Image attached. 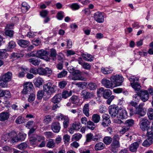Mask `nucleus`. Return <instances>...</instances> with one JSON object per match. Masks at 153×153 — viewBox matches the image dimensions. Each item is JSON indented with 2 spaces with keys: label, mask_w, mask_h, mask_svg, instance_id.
Listing matches in <instances>:
<instances>
[{
  "label": "nucleus",
  "mask_w": 153,
  "mask_h": 153,
  "mask_svg": "<svg viewBox=\"0 0 153 153\" xmlns=\"http://www.w3.org/2000/svg\"><path fill=\"white\" fill-rule=\"evenodd\" d=\"M12 74L11 72H7L0 77V86L2 88L7 87V82L11 80Z\"/></svg>",
  "instance_id": "nucleus-1"
},
{
  "label": "nucleus",
  "mask_w": 153,
  "mask_h": 153,
  "mask_svg": "<svg viewBox=\"0 0 153 153\" xmlns=\"http://www.w3.org/2000/svg\"><path fill=\"white\" fill-rule=\"evenodd\" d=\"M57 86L53 85L51 82H49L44 85V91L49 95H51L55 93L56 91Z\"/></svg>",
  "instance_id": "nucleus-2"
},
{
  "label": "nucleus",
  "mask_w": 153,
  "mask_h": 153,
  "mask_svg": "<svg viewBox=\"0 0 153 153\" xmlns=\"http://www.w3.org/2000/svg\"><path fill=\"white\" fill-rule=\"evenodd\" d=\"M8 136L10 138H12L10 142L11 143H16L19 141V138L18 137L16 136V134L14 131H12L9 133L7 135H3L1 138V140L3 143L5 142H8L9 141V138L6 139L5 137Z\"/></svg>",
  "instance_id": "nucleus-3"
},
{
  "label": "nucleus",
  "mask_w": 153,
  "mask_h": 153,
  "mask_svg": "<svg viewBox=\"0 0 153 153\" xmlns=\"http://www.w3.org/2000/svg\"><path fill=\"white\" fill-rule=\"evenodd\" d=\"M24 88L22 93L24 94L34 92V88L32 83L31 82H26L23 84Z\"/></svg>",
  "instance_id": "nucleus-4"
},
{
  "label": "nucleus",
  "mask_w": 153,
  "mask_h": 153,
  "mask_svg": "<svg viewBox=\"0 0 153 153\" xmlns=\"http://www.w3.org/2000/svg\"><path fill=\"white\" fill-rule=\"evenodd\" d=\"M120 137L118 135H114L113 138L112 142L111 144V150L114 152H117V150L116 149L120 147L119 142Z\"/></svg>",
  "instance_id": "nucleus-5"
},
{
  "label": "nucleus",
  "mask_w": 153,
  "mask_h": 153,
  "mask_svg": "<svg viewBox=\"0 0 153 153\" xmlns=\"http://www.w3.org/2000/svg\"><path fill=\"white\" fill-rule=\"evenodd\" d=\"M111 81L113 82L114 87L121 85L123 82L124 78L119 75L112 76L110 78Z\"/></svg>",
  "instance_id": "nucleus-6"
},
{
  "label": "nucleus",
  "mask_w": 153,
  "mask_h": 153,
  "mask_svg": "<svg viewBox=\"0 0 153 153\" xmlns=\"http://www.w3.org/2000/svg\"><path fill=\"white\" fill-rule=\"evenodd\" d=\"M150 123L146 118L144 117L140 119L139 126L140 129L143 131H146L149 127Z\"/></svg>",
  "instance_id": "nucleus-7"
},
{
  "label": "nucleus",
  "mask_w": 153,
  "mask_h": 153,
  "mask_svg": "<svg viewBox=\"0 0 153 153\" xmlns=\"http://www.w3.org/2000/svg\"><path fill=\"white\" fill-rule=\"evenodd\" d=\"M49 53L48 52L44 50H39L36 52V56L47 61H50L51 59L47 56Z\"/></svg>",
  "instance_id": "nucleus-8"
},
{
  "label": "nucleus",
  "mask_w": 153,
  "mask_h": 153,
  "mask_svg": "<svg viewBox=\"0 0 153 153\" xmlns=\"http://www.w3.org/2000/svg\"><path fill=\"white\" fill-rule=\"evenodd\" d=\"M44 139L45 137L43 136H36L31 137L29 139V142L31 145L35 146L37 145L41 140H44Z\"/></svg>",
  "instance_id": "nucleus-9"
},
{
  "label": "nucleus",
  "mask_w": 153,
  "mask_h": 153,
  "mask_svg": "<svg viewBox=\"0 0 153 153\" xmlns=\"http://www.w3.org/2000/svg\"><path fill=\"white\" fill-rule=\"evenodd\" d=\"M73 76L70 77V79L74 80H85V78L82 76V73L79 70H75L72 74Z\"/></svg>",
  "instance_id": "nucleus-10"
},
{
  "label": "nucleus",
  "mask_w": 153,
  "mask_h": 153,
  "mask_svg": "<svg viewBox=\"0 0 153 153\" xmlns=\"http://www.w3.org/2000/svg\"><path fill=\"white\" fill-rule=\"evenodd\" d=\"M119 111L118 108L116 105H112L109 107V114L112 118H117Z\"/></svg>",
  "instance_id": "nucleus-11"
},
{
  "label": "nucleus",
  "mask_w": 153,
  "mask_h": 153,
  "mask_svg": "<svg viewBox=\"0 0 153 153\" xmlns=\"http://www.w3.org/2000/svg\"><path fill=\"white\" fill-rule=\"evenodd\" d=\"M80 94L84 100H88L94 98L95 96L94 93L90 92L86 90H83Z\"/></svg>",
  "instance_id": "nucleus-12"
},
{
  "label": "nucleus",
  "mask_w": 153,
  "mask_h": 153,
  "mask_svg": "<svg viewBox=\"0 0 153 153\" xmlns=\"http://www.w3.org/2000/svg\"><path fill=\"white\" fill-rule=\"evenodd\" d=\"M94 20L98 23H102L104 21V17L102 13L98 11L94 14Z\"/></svg>",
  "instance_id": "nucleus-13"
},
{
  "label": "nucleus",
  "mask_w": 153,
  "mask_h": 153,
  "mask_svg": "<svg viewBox=\"0 0 153 153\" xmlns=\"http://www.w3.org/2000/svg\"><path fill=\"white\" fill-rule=\"evenodd\" d=\"M52 73L51 69L48 67L45 68L40 67L38 69V73L40 75H46L48 74H51Z\"/></svg>",
  "instance_id": "nucleus-14"
},
{
  "label": "nucleus",
  "mask_w": 153,
  "mask_h": 153,
  "mask_svg": "<svg viewBox=\"0 0 153 153\" xmlns=\"http://www.w3.org/2000/svg\"><path fill=\"white\" fill-rule=\"evenodd\" d=\"M101 82L104 86L107 88H114L115 86L113 85L111 81L106 78L103 79L101 80Z\"/></svg>",
  "instance_id": "nucleus-15"
},
{
  "label": "nucleus",
  "mask_w": 153,
  "mask_h": 153,
  "mask_svg": "<svg viewBox=\"0 0 153 153\" xmlns=\"http://www.w3.org/2000/svg\"><path fill=\"white\" fill-rule=\"evenodd\" d=\"M51 127L52 131L56 133L59 132L61 129L60 125L58 122H53Z\"/></svg>",
  "instance_id": "nucleus-16"
},
{
  "label": "nucleus",
  "mask_w": 153,
  "mask_h": 153,
  "mask_svg": "<svg viewBox=\"0 0 153 153\" xmlns=\"http://www.w3.org/2000/svg\"><path fill=\"white\" fill-rule=\"evenodd\" d=\"M127 116L126 111L125 109L122 108L119 109L117 118L123 119L127 118Z\"/></svg>",
  "instance_id": "nucleus-17"
},
{
  "label": "nucleus",
  "mask_w": 153,
  "mask_h": 153,
  "mask_svg": "<svg viewBox=\"0 0 153 153\" xmlns=\"http://www.w3.org/2000/svg\"><path fill=\"white\" fill-rule=\"evenodd\" d=\"M141 143L140 141L134 142L129 146V150L131 152H136L139 147V145Z\"/></svg>",
  "instance_id": "nucleus-18"
},
{
  "label": "nucleus",
  "mask_w": 153,
  "mask_h": 153,
  "mask_svg": "<svg viewBox=\"0 0 153 153\" xmlns=\"http://www.w3.org/2000/svg\"><path fill=\"white\" fill-rule=\"evenodd\" d=\"M149 95L147 91H142L140 94V98L143 102L146 101L149 99Z\"/></svg>",
  "instance_id": "nucleus-19"
},
{
  "label": "nucleus",
  "mask_w": 153,
  "mask_h": 153,
  "mask_svg": "<svg viewBox=\"0 0 153 153\" xmlns=\"http://www.w3.org/2000/svg\"><path fill=\"white\" fill-rule=\"evenodd\" d=\"M28 61L31 64L35 66L38 65L40 62V59L37 57L29 59H28Z\"/></svg>",
  "instance_id": "nucleus-20"
},
{
  "label": "nucleus",
  "mask_w": 153,
  "mask_h": 153,
  "mask_svg": "<svg viewBox=\"0 0 153 153\" xmlns=\"http://www.w3.org/2000/svg\"><path fill=\"white\" fill-rule=\"evenodd\" d=\"M61 96V95L60 94L55 95L51 99V102L53 104H59L62 100Z\"/></svg>",
  "instance_id": "nucleus-21"
},
{
  "label": "nucleus",
  "mask_w": 153,
  "mask_h": 153,
  "mask_svg": "<svg viewBox=\"0 0 153 153\" xmlns=\"http://www.w3.org/2000/svg\"><path fill=\"white\" fill-rule=\"evenodd\" d=\"M18 44L21 47L26 48L30 44V42L26 40L20 39L17 42Z\"/></svg>",
  "instance_id": "nucleus-22"
},
{
  "label": "nucleus",
  "mask_w": 153,
  "mask_h": 153,
  "mask_svg": "<svg viewBox=\"0 0 153 153\" xmlns=\"http://www.w3.org/2000/svg\"><path fill=\"white\" fill-rule=\"evenodd\" d=\"M89 104L88 103L85 104L82 108V111L83 114L87 117L90 116Z\"/></svg>",
  "instance_id": "nucleus-23"
},
{
  "label": "nucleus",
  "mask_w": 153,
  "mask_h": 153,
  "mask_svg": "<svg viewBox=\"0 0 153 153\" xmlns=\"http://www.w3.org/2000/svg\"><path fill=\"white\" fill-rule=\"evenodd\" d=\"M132 87L135 91H138L141 88V86L140 84L139 83L138 81H136L135 82H131L130 83Z\"/></svg>",
  "instance_id": "nucleus-24"
},
{
  "label": "nucleus",
  "mask_w": 153,
  "mask_h": 153,
  "mask_svg": "<svg viewBox=\"0 0 153 153\" xmlns=\"http://www.w3.org/2000/svg\"><path fill=\"white\" fill-rule=\"evenodd\" d=\"M9 117V114L7 112H3L0 113V120L1 121H4L7 120Z\"/></svg>",
  "instance_id": "nucleus-25"
},
{
  "label": "nucleus",
  "mask_w": 153,
  "mask_h": 153,
  "mask_svg": "<svg viewBox=\"0 0 153 153\" xmlns=\"http://www.w3.org/2000/svg\"><path fill=\"white\" fill-rule=\"evenodd\" d=\"M153 142V138L148 137L143 142L142 145L144 147H148Z\"/></svg>",
  "instance_id": "nucleus-26"
},
{
  "label": "nucleus",
  "mask_w": 153,
  "mask_h": 153,
  "mask_svg": "<svg viewBox=\"0 0 153 153\" xmlns=\"http://www.w3.org/2000/svg\"><path fill=\"white\" fill-rule=\"evenodd\" d=\"M78 63L82 65L83 68L87 70H89L91 68L90 64L86 62H82L80 61H78Z\"/></svg>",
  "instance_id": "nucleus-27"
},
{
  "label": "nucleus",
  "mask_w": 153,
  "mask_h": 153,
  "mask_svg": "<svg viewBox=\"0 0 153 153\" xmlns=\"http://www.w3.org/2000/svg\"><path fill=\"white\" fill-rule=\"evenodd\" d=\"M146 110H144L143 108H138L136 109V114H137L139 117L140 116H143L146 114Z\"/></svg>",
  "instance_id": "nucleus-28"
},
{
  "label": "nucleus",
  "mask_w": 153,
  "mask_h": 153,
  "mask_svg": "<svg viewBox=\"0 0 153 153\" xmlns=\"http://www.w3.org/2000/svg\"><path fill=\"white\" fill-rule=\"evenodd\" d=\"M105 146V144L102 142H99L97 143L94 147V149L96 151L104 149Z\"/></svg>",
  "instance_id": "nucleus-29"
},
{
  "label": "nucleus",
  "mask_w": 153,
  "mask_h": 153,
  "mask_svg": "<svg viewBox=\"0 0 153 153\" xmlns=\"http://www.w3.org/2000/svg\"><path fill=\"white\" fill-rule=\"evenodd\" d=\"M43 82V79L40 77H38L35 79L34 81V85L37 87H39L41 85Z\"/></svg>",
  "instance_id": "nucleus-30"
},
{
  "label": "nucleus",
  "mask_w": 153,
  "mask_h": 153,
  "mask_svg": "<svg viewBox=\"0 0 153 153\" xmlns=\"http://www.w3.org/2000/svg\"><path fill=\"white\" fill-rule=\"evenodd\" d=\"M101 72L104 74H108L111 73L112 72L113 70L108 68H105L102 67L101 69Z\"/></svg>",
  "instance_id": "nucleus-31"
},
{
  "label": "nucleus",
  "mask_w": 153,
  "mask_h": 153,
  "mask_svg": "<svg viewBox=\"0 0 153 153\" xmlns=\"http://www.w3.org/2000/svg\"><path fill=\"white\" fill-rule=\"evenodd\" d=\"M70 101L73 104L77 105L79 102V99L76 96L73 95L70 99Z\"/></svg>",
  "instance_id": "nucleus-32"
},
{
  "label": "nucleus",
  "mask_w": 153,
  "mask_h": 153,
  "mask_svg": "<svg viewBox=\"0 0 153 153\" xmlns=\"http://www.w3.org/2000/svg\"><path fill=\"white\" fill-rule=\"evenodd\" d=\"M57 53L56 50L53 48H52L50 50V56L53 61L56 60V55Z\"/></svg>",
  "instance_id": "nucleus-33"
},
{
  "label": "nucleus",
  "mask_w": 153,
  "mask_h": 153,
  "mask_svg": "<svg viewBox=\"0 0 153 153\" xmlns=\"http://www.w3.org/2000/svg\"><path fill=\"white\" fill-rule=\"evenodd\" d=\"M147 133L146 135L147 137L149 138H153V129L150 126L147 128L146 130Z\"/></svg>",
  "instance_id": "nucleus-34"
},
{
  "label": "nucleus",
  "mask_w": 153,
  "mask_h": 153,
  "mask_svg": "<svg viewBox=\"0 0 153 153\" xmlns=\"http://www.w3.org/2000/svg\"><path fill=\"white\" fill-rule=\"evenodd\" d=\"M72 91H65L62 94V98L66 99L72 95Z\"/></svg>",
  "instance_id": "nucleus-35"
},
{
  "label": "nucleus",
  "mask_w": 153,
  "mask_h": 153,
  "mask_svg": "<svg viewBox=\"0 0 153 153\" xmlns=\"http://www.w3.org/2000/svg\"><path fill=\"white\" fill-rule=\"evenodd\" d=\"M87 88L90 90L93 91L96 89L97 86L95 83L90 82L88 85Z\"/></svg>",
  "instance_id": "nucleus-36"
},
{
  "label": "nucleus",
  "mask_w": 153,
  "mask_h": 153,
  "mask_svg": "<svg viewBox=\"0 0 153 153\" xmlns=\"http://www.w3.org/2000/svg\"><path fill=\"white\" fill-rule=\"evenodd\" d=\"M100 117V115L97 114H94L92 116V120L94 123H97L99 122Z\"/></svg>",
  "instance_id": "nucleus-37"
},
{
  "label": "nucleus",
  "mask_w": 153,
  "mask_h": 153,
  "mask_svg": "<svg viewBox=\"0 0 153 153\" xmlns=\"http://www.w3.org/2000/svg\"><path fill=\"white\" fill-rule=\"evenodd\" d=\"M63 126L64 128H66L68 127L69 124V119L68 116H66L63 120Z\"/></svg>",
  "instance_id": "nucleus-38"
},
{
  "label": "nucleus",
  "mask_w": 153,
  "mask_h": 153,
  "mask_svg": "<svg viewBox=\"0 0 153 153\" xmlns=\"http://www.w3.org/2000/svg\"><path fill=\"white\" fill-rule=\"evenodd\" d=\"M82 57L84 60L90 62L92 61L93 59L91 55L88 54H84L82 56Z\"/></svg>",
  "instance_id": "nucleus-39"
},
{
  "label": "nucleus",
  "mask_w": 153,
  "mask_h": 153,
  "mask_svg": "<svg viewBox=\"0 0 153 153\" xmlns=\"http://www.w3.org/2000/svg\"><path fill=\"white\" fill-rule=\"evenodd\" d=\"M112 92L109 89H105V92L103 95V97L105 99H108L111 94Z\"/></svg>",
  "instance_id": "nucleus-40"
},
{
  "label": "nucleus",
  "mask_w": 153,
  "mask_h": 153,
  "mask_svg": "<svg viewBox=\"0 0 153 153\" xmlns=\"http://www.w3.org/2000/svg\"><path fill=\"white\" fill-rule=\"evenodd\" d=\"M112 140V139L109 136H106L103 139V141L104 143L106 145H109Z\"/></svg>",
  "instance_id": "nucleus-41"
},
{
  "label": "nucleus",
  "mask_w": 153,
  "mask_h": 153,
  "mask_svg": "<svg viewBox=\"0 0 153 153\" xmlns=\"http://www.w3.org/2000/svg\"><path fill=\"white\" fill-rule=\"evenodd\" d=\"M52 120V119L51 116L49 115H47L45 117L44 123L45 124H48Z\"/></svg>",
  "instance_id": "nucleus-42"
},
{
  "label": "nucleus",
  "mask_w": 153,
  "mask_h": 153,
  "mask_svg": "<svg viewBox=\"0 0 153 153\" xmlns=\"http://www.w3.org/2000/svg\"><path fill=\"white\" fill-rule=\"evenodd\" d=\"M82 136L81 134L79 133H76L73 135L71 140L72 141L74 140V139L78 141L81 138Z\"/></svg>",
  "instance_id": "nucleus-43"
},
{
  "label": "nucleus",
  "mask_w": 153,
  "mask_h": 153,
  "mask_svg": "<svg viewBox=\"0 0 153 153\" xmlns=\"http://www.w3.org/2000/svg\"><path fill=\"white\" fill-rule=\"evenodd\" d=\"M56 143L53 140L51 139L47 143V146L49 148H52L55 146Z\"/></svg>",
  "instance_id": "nucleus-44"
},
{
  "label": "nucleus",
  "mask_w": 153,
  "mask_h": 153,
  "mask_svg": "<svg viewBox=\"0 0 153 153\" xmlns=\"http://www.w3.org/2000/svg\"><path fill=\"white\" fill-rule=\"evenodd\" d=\"M134 123V121L132 119L128 120L125 122V124L128 127L132 126Z\"/></svg>",
  "instance_id": "nucleus-45"
},
{
  "label": "nucleus",
  "mask_w": 153,
  "mask_h": 153,
  "mask_svg": "<svg viewBox=\"0 0 153 153\" xmlns=\"http://www.w3.org/2000/svg\"><path fill=\"white\" fill-rule=\"evenodd\" d=\"M27 146V144L25 142L22 143L17 146V148L20 150L25 149Z\"/></svg>",
  "instance_id": "nucleus-46"
},
{
  "label": "nucleus",
  "mask_w": 153,
  "mask_h": 153,
  "mask_svg": "<svg viewBox=\"0 0 153 153\" xmlns=\"http://www.w3.org/2000/svg\"><path fill=\"white\" fill-rule=\"evenodd\" d=\"M102 136L101 134L97 133L95 134V135L93 137L92 140L97 141L98 140H100L102 139Z\"/></svg>",
  "instance_id": "nucleus-47"
},
{
  "label": "nucleus",
  "mask_w": 153,
  "mask_h": 153,
  "mask_svg": "<svg viewBox=\"0 0 153 153\" xmlns=\"http://www.w3.org/2000/svg\"><path fill=\"white\" fill-rule=\"evenodd\" d=\"M87 125L88 128L92 130H94L95 127L94 123L91 120L87 122Z\"/></svg>",
  "instance_id": "nucleus-48"
},
{
  "label": "nucleus",
  "mask_w": 153,
  "mask_h": 153,
  "mask_svg": "<svg viewBox=\"0 0 153 153\" xmlns=\"http://www.w3.org/2000/svg\"><path fill=\"white\" fill-rule=\"evenodd\" d=\"M30 8V6L27 4V3L25 2H23L22 4V10H24V12H25Z\"/></svg>",
  "instance_id": "nucleus-49"
},
{
  "label": "nucleus",
  "mask_w": 153,
  "mask_h": 153,
  "mask_svg": "<svg viewBox=\"0 0 153 153\" xmlns=\"http://www.w3.org/2000/svg\"><path fill=\"white\" fill-rule=\"evenodd\" d=\"M75 85L78 86L79 88H81L82 89H84L87 86V83L85 82H80L76 83Z\"/></svg>",
  "instance_id": "nucleus-50"
},
{
  "label": "nucleus",
  "mask_w": 153,
  "mask_h": 153,
  "mask_svg": "<svg viewBox=\"0 0 153 153\" xmlns=\"http://www.w3.org/2000/svg\"><path fill=\"white\" fill-rule=\"evenodd\" d=\"M4 33L5 35L10 37H12L13 36L14 33L13 31L10 29H6Z\"/></svg>",
  "instance_id": "nucleus-51"
},
{
  "label": "nucleus",
  "mask_w": 153,
  "mask_h": 153,
  "mask_svg": "<svg viewBox=\"0 0 153 153\" xmlns=\"http://www.w3.org/2000/svg\"><path fill=\"white\" fill-rule=\"evenodd\" d=\"M44 134L47 138H52L54 137L53 134L51 131L45 132L44 133Z\"/></svg>",
  "instance_id": "nucleus-52"
},
{
  "label": "nucleus",
  "mask_w": 153,
  "mask_h": 153,
  "mask_svg": "<svg viewBox=\"0 0 153 153\" xmlns=\"http://www.w3.org/2000/svg\"><path fill=\"white\" fill-rule=\"evenodd\" d=\"M34 93V92L30 93V95L29 96L28 99V100L29 102H31L35 100L36 97V95Z\"/></svg>",
  "instance_id": "nucleus-53"
},
{
  "label": "nucleus",
  "mask_w": 153,
  "mask_h": 153,
  "mask_svg": "<svg viewBox=\"0 0 153 153\" xmlns=\"http://www.w3.org/2000/svg\"><path fill=\"white\" fill-rule=\"evenodd\" d=\"M21 70L22 71L20 72L18 75V76L19 77H23L25 74L24 72H26L27 71V69L26 68L22 67L21 68Z\"/></svg>",
  "instance_id": "nucleus-54"
},
{
  "label": "nucleus",
  "mask_w": 153,
  "mask_h": 153,
  "mask_svg": "<svg viewBox=\"0 0 153 153\" xmlns=\"http://www.w3.org/2000/svg\"><path fill=\"white\" fill-rule=\"evenodd\" d=\"M147 114L150 119L153 120V109L152 108H149L148 109Z\"/></svg>",
  "instance_id": "nucleus-55"
},
{
  "label": "nucleus",
  "mask_w": 153,
  "mask_h": 153,
  "mask_svg": "<svg viewBox=\"0 0 153 153\" xmlns=\"http://www.w3.org/2000/svg\"><path fill=\"white\" fill-rule=\"evenodd\" d=\"M111 123L110 119L108 120H103L102 122V125L104 127L108 126Z\"/></svg>",
  "instance_id": "nucleus-56"
},
{
  "label": "nucleus",
  "mask_w": 153,
  "mask_h": 153,
  "mask_svg": "<svg viewBox=\"0 0 153 153\" xmlns=\"http://www.w3.org/2000/svg\"><path fill=\"white\" fill-rule=\"evenodd\" d=\"M72 127L75 130H78L81 127V124L80 123H75L72 124Z\"/></svg>",
  "instance_id": "nucleus-57"
},
{
  "label": "nucleus",
  "mask_w": 153,
  "mask_h": 153,
  "mask_svg": "<svg viewBox=\"0 0 153 153\" xmlns=\"http://www.w3.org/2000/svg\"><path fill=\"white\" fill-rule=\"evenodd\" d=\"M64 13L62 11L58 12L57 14V18L58 20H62L64 16Z\"/></svg>",
  "instance_id": "nucleus-58"
},
{
  "label": "nucleus",
  "mask_w": 153,
  "mask_h": 153,
  "mask_svg": "<svg viewBox=\"0 0 153 153\" xmlns=\"http://www.w3.org/2000/svg\"><path fill=\"white\" fill-rule=\"evenodd\" d=\"M67 84V82L65 81H62L59 82V87L61 89H63L65 88Z\"/></svg>",
  "instance_id": "nucleus-59"
},
{
  "label": "nucleus",
  "mask_w": 153,
  "mask_h": 153,
  "mask_svg": "<svg viewBox=\"0 0 153 153\" xmlns=\"http://www.w3.org/2000/svg\"><path fill=\"white\" fill-rule=\"evenodd\" d=\"M105 92V90L104 88L101 87L98 89L97 91V94L99 96H101L103 95Z\"/></svg>",
  "instance_id": "nucleus-60"
},
{
  "label": "nucleus",
  "mask_w": 153,
  "mask_h": 153,
  "mask_svg": "<svg viewBox=\"0 0 153 153\" xmlns=\"http://www.w3.org/2000/svg\"><path fill=\"white\" fill-rule=\"evenodd\" d=\"M66 116L64 115L61 114H59L56 117V119L59 121L63 120Z\"/></svg>",
  "instance_id": "nucleus-61"
},
{
  "label": "nucleus",
  "mask_w": 153,
  "mask_h": 153,
  "mask_svg": "<svg viewBox=\"0 0 153 153\" xmlns=\"http://www.w3.org/2000/svg\"><path fill=\"white\" fill-rule=\"evenodd\" d=\"M67 74V72L66 71L63 70L58 74V78H62L65 76Z\"/></svg>",
  "instance_id": "nucleus-62"
},
{
  "label": "nucleus",
  "mask_w": 153,
  "mask_h": 153,
  "mask_svg": "<svg viewBox=\"0 0 153 153\" xmlns=\"http://www.w3.org/2000/svg\"><path fill=\"white\" fill-rule=\"evenodd\" d=\"M16 44L14 42L11 41L8 43V48L10 49H13L16 46Z\"/></svg>",
  "instance_id": "nucleus-63"
},
{
  "label": "nucleus",
  "mask_w": 153,
  "mask_h": 153,
  "mask_svg": "<svg viewBox=\"0 0 153 153\" xmlns=\"http://www.w3.org/2000/svg\"><path fill=\"white\" fill-rule=\"evenodd\" d=\"M15 122L17 124H20L23 122V118L21 116H19L16 119Z\"/></svg>",
  "instance_id": "nucleus-64"
}]
</instances>
